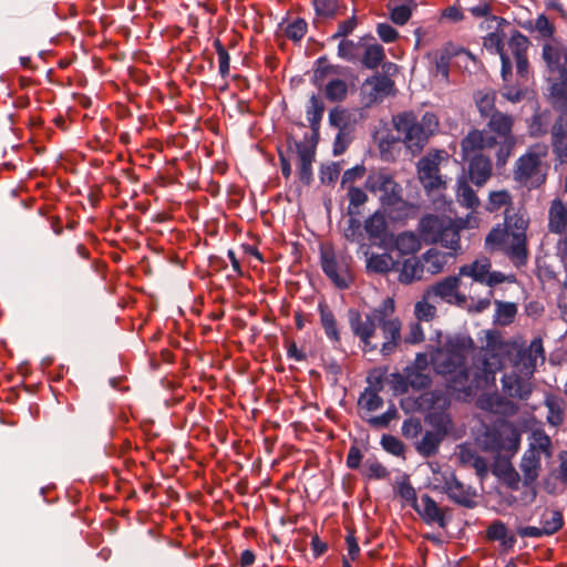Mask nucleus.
<instances>
[{"label": "nucleus", "instance_id": "f257e3e1", "mask_svg": "<svg viewBox=\"0 0 567 567\" xmlns=\"http://www.w3.org/2000/svg\"><path fill=\"white\" fill-rule=\"evenodd\" d=\"M474 350L471 338L456 337L431 354V363L437 374L447 382L451 395L460 401H470L480 389L494 384L495 374L504 367L509 344L498 336L488 334L486 346L475 357V371L466 367V360ZM430 360L426 353H417L410 365L416 370L429 371Z\"/></svg>", "mask_w": 567, "mask_h": 567}, {"label": "nucleus", "instance_id": "f03ea898", "mask_svg": "<svg viewBox=\"0 0 567 567\" xmlns=\"http://www.w3.org/2000/svg\"><path fill=\"white\" fill-rule=\"evenodd\" d=\"M480 220L473 215L451 218L444 215L426 214L417 224V231L425 244H441L449 251L437 248L427 249L421 257L424 269L431 275L442 272L451 259L462 249L460 233L464 229L477 228Z\"/></svg>", "mask_w": 567, "mask_h": 567}, {"label": "nucleus", "instance_id": "7ed1b4c3", "mask_svg": "<svg viewBox=\"0 0 567 567\" xmlns=\"http://www.w3.org/2000/svg\"><path fill=\"white\" fill-rule=\"evenodd\" d=\"M512 205L509 192H491L486 209L491 213L497 212L503 207L505 210L504 228L499 225L494 227L485 238V248L488 251L502 250L516 265H524L527 258V238L526 230L528 220L518 214L511 215L508 206Z\"/></svg>", "mask_w": 567, "mask_h": 567}, {"label": "nucleus", "instance_id": "20e7f679", "mask_svg": "<svg viewBox=\"0 0 567 567\" xmlns=\"http://www.w3.org/2000/svg\"><path fill=\"white\" fill-rule=\"evenodd\" d=\"M394 312V300L386 298L378 308L373 309L362 319L358 311L349 312V322L353 333L360 338L363 343V350L370 351L378 348L372 342L377 327L382 330L384 341L381 344L383 355H389L399 346L401 341V322L399 319L390 318Z\"/></svg>", "mask_w": 567, "mask_h": 567}, {"label": "nucleus", "instance_id": "39448f33", "mask_svg": "<svg viewBox=\"0 0 567 567\" xmlns=\"http://www.w3.org/2000/svg\"><path fill=\"white\" fill-rule=\"evenodd\" d=\"M515 118L503 112L494 113L484 130H472L462 141V152L470 156L473 153L497 147L496 165L504 166L512 155L517 140L513 133Z\"/></svg>", "mask_w": 567, "mask_h": 567}, {"label": "nucleus", "instance_id": "423d86ee", "mask_svg": "<svg viewBox=\"0 0 567 567\" xmlns=\"http://www.w3.org/2000/svg\"><path fill=\"white\" fill-rule=\"evenodd\" d=\"M529 40L519 31H514L505 48V33L503 30H495L483 38V47L491 53L498 54L502 62L501 75L505 82L512 78V59L516 64L518 84H524L529 79V62L527 51Z\"/></svg>", "mask_w": 567, "mask_h": 567}, {"label": "nucleus", "instance_id": "0eeeda50", "mask_svg": "<svg viewBox=\"0 0 567 567\" xmlns=\"http://www.w3.org/2000/svg\"><path fill=\"white\" fill-rule=\"evenodd\" d=\"M392 122L399 140L413 155L422 152L439 128L437 116L432 112L424 113L420 120L413 112H403L393 116Z\"/></svg>", "mask_w": 567, "mask_h": 567}, {"label": "nucleus", "instance_id": "6e6552de", "mask_svg": "<svg viewBox=\"0 0 567 567\" xmlns=\"http://www.w3.org/2000/svg\"><path fill=\"white\" fill-rule=\"evenodd\" d=\"M364 187L371 194H380L379 202L381 207L390 210H398L396 218H409L415 209V206L402 198V187L388 172H371L364 183Z\"/></svg>", "mask_w": 567, "mask_h": 567}, {"label": "nucleus", "instance_id": "1a4fd4ad", "mask_svg": "<svg viewBox=\"0 0 567 567\" xmlns=\"http://www.w3.org/2000/svg\"><path fill=\"white\" fill-rule=\"evenodd\" d=\"M324 110L326 107L322 100L313 94L306 110L307 121L312 131L311 140L296 143L299 159V178L305 184H309L312 179V163L315 161L316 145Z\"/></svg>", "mask_w": 567, "mask_h": 567}, {"label": "nucleus", "instance_id": "9d476101", "mask_svg": "<svg viewBox=\"0 0 567 567\" xmlns=\"http://www.w3.org/2000/svg\"><path fill=\"white\" fill-rule=\"evenodd\" d=\"M548 154L546 144L537 143L528 147L525 154L518 157L514 168V179L519 184L536 188L546 178L543 172V161Z\"/></svg>", "mask_w": 567, "mask_h": 567}, {"label": "nucleus", "instance_id": "9b49d317", "mask_svg": "<svg viewBox=\"0 0 567 567\" xmlns=\"http://www.w3.org/2000/svg\"><path fill=\"white\" fill-rule=\"evenodd\" d=\"M351 257L337 255L333 249L321 250V267L324 275L339 289H347L353 282Z\"/></svg>", "mask_w": 567, "mask_h": 567}, {"label": "nucleus", "instance_id": "f8f14e48", "mask_svg": "<svg viewBox=\"0 0 567 567\" xmlns=\"http://www.w3.org/2000/svg\"><path fill=\"white\" fill-rule=\"evenodd\" d=\"M461 54H466L470 59L474 60L468 50L453 42H446L441 49L429 52L427 59L431 62V74L443 82H447L451 60Z\"/></svg>", "mask_w": 567, "mask_h": 567}, {"label": "nucleus", "instance_id": "ddd939ff", "mask_svg": "<svg viewBox=\"0 0 567 567\" xmlns=\"http://www.w3.org/2000/svg\"><path fill=\"white\" fill-rule=\"evenodd\" d=\"M337 73V70L332 65L319 66L316 69L313 74L315 84L318 86H324V95L331 102H341L347 97L348 85L344 80L332 78L328 79L329 75Z\"/></svg>", "mask_w": 567, "mask_h": 567}, {"label": "nucleus", "instance_id": "4468645a", "mask_svg": "<svg viewBox=\"0 0 567 567\" xmlns=\"http://www.w3.org/2000/svg\"><path fill=\"white\" fill-rule=\"evenodd\" d=\"M538 361H545L543 340L535 338L527 348L519 349L513 362V369L526 375L533 377Z\"/></svg>", "mask_w": 567, "mask_h": 567}, {"label": "nucleus", "instance_id": "2eb2a0df", "mask_svg": "<svg viewBox=\"0 0 567 567\" xmlns=\"http://www.w3.org/2000/svg\"><path fill=\"white\" fill-rule=\"evenodd\" d=\"M441 159L442 153L436 152L422 157L417 163L419 179L427 192L444 187V182L439 173Z\"/></svg>", "mask_w": 567, "mask_h": 567}, {"label": "nucleus", "instance_id": "dca6fc26", "mask_svg": "<svg viewBox=\"0 0 567 567\" xmlns=\"http://www.w3.org/2000/svg\"><path fill=\"white\" fill-rule=\"evenodd\" d=\"M532 377L513 370L502 377V390L507 399L526 401L533 393Z\"/></svg>", "mask_w": 567, "mask_h": 567}, {"label": "nucleus", "instance_id": "f3484780", "mask_svg": "<svg viewBox=\"0 0 567 567\" xmlns=\"http://www.w3.org/2000/svg\"><path fill=\"white\" fill-rule=\"evenodd\" d=\"M363 229L368 239L379 247H384L393 237L389 230L385 212L383 209H377L371 214L364 220Z\"/></svg>", "mask_w": 567, "mask_h": 567}, {"label": "nucleus", "instance_id": "a211bd4d", "mask_svg": "<svg viewBox=\"0 0 567 567\" xmlns=\"http://www.w3.org/2000/svg\"><path fill=\"white\" fill-rule=\"evenodd\" d=\"M542 56L550 73L565 75L567 72V45L557 39L544 43Z\"/></svg>", "mask_w": 567, "mask_h": 567}, {"label": "nucleus", "instance_id": "6ab92c4d", "mask_svg": "<svg viewBox=\"0 0 567 567\" xmlns=\"http://www.w3.org/2000/svg\"><path fill=\"white\" fill-rule=\"evenodd\" d=\"M476 405L481 410L501 415H514L518 412V405L498 392L481 395Z\"/></svg>", "mask_w": 567, "mask_h": 567}, {"label": "nucleus", "instance_id": "aec40b11", "mask_svg": "<svg viewBox=\"0 0 567 567\" xmlns=\"http://www.w3.org/2000/svg\"><path fill=\"white\" fill-rule=\"evenodd\" d=\"M442 426L436 431H426L416 444V451L424 457H430L437 453L440 444L446 434L447 425L451 423L447 415L440 417Z\"/></svg>", "mask_w": 567, "mask_h": 567}, {"label": "nucleus", "instance_id": "412c9836", "mask_svg": "<svg viewBox=\"0 0 567 567\" xmlns=\"http://www.w3.org/2000/svg\"><path fill=\"white\" fill-rule=\"evenodd\" d=\"M413 508L426 524H437L442 528L446 527L444 509L427 494L422 495L416 502V507Z\"/></svg>", "mask_w": 567, "mask_h": 567}, {"label": "nucleus", "instance_id": "4be33fe9", "mask_svg": "<svg viewBox=\"0 0 567 567\" xmlns=\"http://www.w3.org/2000/svg\"><path fill=\"white\" fill-rule=\"evenodd\" d=\"M480 152L473 153L470 156L464 157L470 161L468 163V175L471 181L478 187L483 186L492 175V162L489 157L478 154Z\"/></svg>", "mask_w": 567, "mask_h": 567}, {"label": "nucleus", "instance_id": "5701e85b", "mask_svg": "<svg viewBox=\"0 0 567 567\" xmlns=\"http://www.w3.org/2000/svg\"><path fill=\"white\" fill-rule=\"evenodd\" d=\"M445 494L451 501L466 508H474L477 505L476 489L472 486L464 485L456 477H450V485L447 486Z\"/></svg>", "mask_w": 567, "mask_h": 567}, {"label": "nucleus", "instance_id": "b1692460", "mask_svg": "<svg viewBox=\"0 0 567 567\" xmlns=\"http://www.w3.org/2000/svg\"><path fill=\"white\" fill-rule=\"evenodd\" d=\"M460 278L457 276H450L432 286L426 292L425 297H439L447 302L464 301V297L458 293Z\"/></svg>", "mask_w": 567, "mask_h": 567}, {"label": "nucleus", "instance_id": "393cba45", "mask_svg": "<svg viewBox=\"0 0 567 567\" xmlns=\"http://www.w3.org/2000/svg\"><path fill=\"white\" fill-rule=\"evenodd\" d=\"M394 86V82L385 75H373L363 83V91L368 94L370 102H375L388 96Z\"/></svg>", "mask_w": 567, "mask_h": 567}, {"label": "nucleus", "instance_id": "a878e982", "mask_svg": "<svg viewBox=\"0 0 567 567\" xmlns=\"http://www.w3.org/2000/svg\"><path fill=\"white\" fill-rule=\"evenodd\" d=\"M457 457L463 465L473 467L480 477L484 478L487 475L486 460L480 456L470 444L458 446Z\"/></svg>", "mask_w": 567, "mask_h": 567}, {"label": "nucleus", "instance_id": "bb28decb", "mask_svg": "<svg viewBox=\"0 0 567 567\" xmlns=\"http://www.w3.org/2000/svg\"><path fill=\"white\" fill-rule=\"evenodd\" d=\"M491 268V260L487 257H481L471 264L462 266L460 268L458 275L470 277L474 281L485 285Z\"/></svg>", "mask_w": 567, "mask_h": 567}, {"label": "nucleus", "instance_id": "cd10ccee", "mask_svg": "<svg viewBox=\"0 0 567 567\" xmlns=\"http://www.w3.org/2000/svg\"><path fill=\"white\" fill-rule=\"evenodd\" d=\"M415 8L414 0H390V19L398 25H404L411 19Z\"/></svg>", "mask_w": 567, "mask_h": 567}, {"label": "nucleus", "instance_id": "c85d7f7f", "mask_svg": "<svg viewBox=\"0 0 567 567\" xmlns=\"http://www.w3.org/2000/svg\"><path fill=\"white\" fill-rule=\"evenodd\" d=\"M486 537L492 542H499L505 549H512L516 544L514 534H509L502 520H494L486 529Z\"/></svg>", "mask_w": 567, "mask_h": 567}, {"label": "nucleus", "instance_id": "c756f323", "mask_svg": "<svg viewBox=\"0 0 567 567\" xmlns=\"http://www.w3.org/2000/svg\"><path fill=\"white\" fill-rule=\"evenodd\" d=\"M523 482L526 484L536 483L542 468V457L535 456L533 451H526L520 461Z\"/></svg>", "mask_w": 567, "mask_h": 567}, {"label": "nucleus", "instance_id": "7c9ffc66", "mask_svg": "<svg viewBox=\"0 0 567 567\" xmlns=\"http://www.w3.org/2000/svg\"><path fill=\"white\" fill-rule=\"evenodd\" d=\"M318 310L321 326L328 339L332 342H340V332L332 310L324 301L319 302Z\"/></svg>", "mask_w": 567, "mask_h": 567}, {"label": "nucleus", "instance_id": "2f4dec72", "mask_svg": "<svg viewBox=\"0 0 567 567\" xmlns=\"http://www.w3.org/2000/svg\"><path fill=\"white\" fill-rule=\"evenodd\" d=\"M549 95L553 107L561 113H567V72L551 83Z\"/></svg>", "mask_w": 567, "mask_h": 567}, {"label": "nucleus", "instance_id": "473e14b6", "mask_svg": "<svg viewBox=\"0 0 567 567\" xmlns=\"http://www.w3.org/2000/svg\"><path fill=\"white\" fill-rule=\"evenodd\" d=\"M425 269L421 258L412 257L403 261L399 280L402 284H411L416 280H421Z\"/></svg>", "mask_w": 567, "mask_h": 567}, {"label": "nucleus", "instance_id": "72a5a7b5", "mask_svg": "<svg viewBox=\"0 0 567 567\" xmlns=\"http://www.w3.org/2000/svg\"><path fill=\"white\" fill-rule=\"evenodd\" d=\"M456 199L461 206L472 210L468 215L476 217L474 212L480 206V199L465 178L457 181Z\"/></svg>", "mask_w": 567, "mask_h": 567}, {"label": "nucleus", "instance_id": "f704fd0d", "mask_svg": "<svg viewBox=\"0 0 567 567\" xmlns=\"http://www.w3.org/2000/svg\"><path fill=\"white\" fill-rule=\"evenodd\" d=\"M545 406L547 408L546 420L551 426H559L564 423L565 403L557 395L549 394L545 398Z\"/></svg>", "mask_w": 567, "mask_h": 567}, {"label": "nucleus", "instance_id": "c9c22d12", "mask_svg": "<svg viewBox=\"0 0 567 567\" xmlns=\"http://www.w3.org/2000/svg\"><path fill=\"white\" fill-rule=\"evenodd\" d=\"M502 433L503 422L496 426L487 427L482 436L478 439L482 449L486 452L501 453L502 452Z\"/></svg>", "mask_w": 567, "mask_h": 567}, {"label": "nucleus", "instance_id": "e433bc0d", "mask_svg": "<svg viewBox=\"0 0 567 567\" xmlns=\"http://www.w3.org/2000/svg\"><path fill=\"white\" fill-rule=\"evenodd\" d=\"M476 107L482 117H491L498 111L495 107L496 92L494 90L478 91L474 95Z\"/></svg>", "mask_w": 567, "mask_h": 567}, {"label": "nucleus", "instance_id": "4c0bfd02", "mask_svg": "<svg viewBox=\"0 0 567 567\" xmlns=\"http://www.w3.org/2000/svg\"><path fill=\"white\" fill-rule=\"evenodd\" d=\"M527 451H533L535 456L540 457L543 454L550 457L553 454L550 437L543 430L533 431Z\"/></svg>", "mask_w": 567, "mask_h": 567}, {"label": "nucleus", "instance_id": "58836bf2", "mask_svg": "<svg viewBox=\"0 0 567 567\" xmlns=\"http://www.w3.org/2000/svg\"><path fill=\"white\" fill-rule=\"evenodd\" d=\"M421 236L413 231H403L395 238V246L403 255H410L421 249Z\"/></svg>", "mask_w": 567, "mask_h": 567}, {"label": "nucleus", "instance_id": "ea45409f", "mask_svg": "<svg viewBox=\"0 0 567 567\" xmlns=\"http://www.w3.org/2000/svg\"><path fill=\"white\" fill-rule=\"evenodd\" d=\"M394 265V260L390 254H371L367 258V270L373 274H386Z\"/></svg>", "mask_w": 567, "mask_h": 567}, {"label": "nucleus", "instance_id": "a19ab883", "mask_svg": "<svg viewBox=\"0 0 567 567\" xmlns=\"http://www.w3.org/2000/svg\"><path fill=\"white\" fill-rule=\"evenodd\" d=\"M347 197L349 205L347 213L349 216H359L361 214V207L368 202L367 193L357 186L350 185L348 187Z\"/></svg>", "mask_w": 567, "mask_h": 567}, {"label": "nucleus", "instance_id": "79ce46f5", "mask_svg": "<svg viewBox=\"0 0 567 567\" xmlns=\"http://www.w3.org/2000/svg\"><path fill=\"white\" fill-rule=\"evenodd\" d=\"M502 436V452L516 453L520 444V434L516 427L508 422H503Z\"/></svg>", "mask_w": 567, "mask_h": 567}, {"label": "nucleus", "instance_id": "37998d69", "mask_svg": "<svg viewBox=\"0 0 567 567\" xmlns=\"http://www.w3.org/2000/svg\"><path fill=\"white\" fill-rule=\"evenodd\" d=\"M385 58L384 49L379 43L368 44L364 49L362 63L368 69H377Z\"/></svg>", "mask_w": 567, "mask_h": 567}, {"label": "nucleus", "instance_id": "c03bdc74", "mask_svg": "<svg viewBox=\"0 0 567 567\" xmlns=\"http://www.w3.org/2000/svg\"><path fill=\"white\" fill-rule=\"evenodd\" d=\"M363 226L358 216H349L347 226L343 228V236L350 243L364 246Z\"/></svg>", "mask_w": 567, "mask_h": 567}, {"label": "nucleus", "instance_id": "a18cd8bd", "mask_svg": "<svg viewBox=\"0 0 567 567\" xmlns=\"http://www.w3.org/2000/svg\"><path fill=\"white\" fill-rule=\"evenodd\" d=\"M432 468V478L431 483L434 489H439L442 492H446L447 486L450 485V476L451 478H455V474L450 468L442 470L439 464H431Z\"/></svg>", "mask_w": 567, "mask_h": 567}, {"label": "nucleus", "instance_id": "49530a36", "mask_svg": "<svg viewBox=\"0 0 567 567\" xmlns=\"http://www.w3.org/2000/svg\"><path fill=\"white\" fill-rule=\"evenodd\" d=\"M517 313V307L513 302L496 301L495 322L499 326L511 324Z\"/></svg>", "mask_w": 567, "mask_h": 567}, {"label": "nucleus", "instance_id": "de8ad7c7", "mask_svg": "<svg viewBox=\"0 0 567 567\" xmlns=\"http://www.w3.org/2000/svg\"><path fill=\"white\" fill-rule=\"evenodd\" d=\"M564 525L563 514L558 511H549L542 517V528L546 536L554 535Z\"/></svg>", "mask_w": 567, "mask_h": 567}, {"label": "nucleus", "instance_id": "09e8293b", "mask_svg": "<svg viewBox=\"0 0 567 567\" xmlns=\"http://www.w3.org/2000/svg\"><path fill=\"white\" fill-rule=\"evenodd\" d=\"M405 374H408L411 388L414 390H423L431 385L432 380L429 371L406 367Z\"/></svg>", "mask_w": 567, "mask_h": 567}, {"label": "nucleus", "instance_id": "8fccbe9b", "mask_svg": "<svg viewBox=\"0 0 567 567\" xmlns=\"http://www.w3.org/2000/svg\"><path fill=\"white\" fill-rule=\"evenodd\" d=\"M380 391L365 389L359 396L358 404L361 409L369 412L377 411L383 404L382 398L379 395Z\"/></svg>", "mask_w": 567, "mask_h": 567}, {"label": "nucleus", "instance_id": "3c124183", "mask_svg": "<svg viewBox=\"0 0 567 567\" xmlns=\"http://www.w3.org/2000/svg\"><path fill=\"white\" fill-rule=\"evenodd\" d=\"M308 31V24L305 19L296 18L291 22H289L285 29V35L293 41H300Z\"/></svg>", "mask_w": 567, "mask_h": 567}, {"label": "nucleus", "instance_id": "603ef678", "mask_svg": "<svg viewBox=\"0 0 567 567\" xmlns=\"http://www.w3.org/2000/svg\"><path fill=\"white\" fill-rule=\"evenodd\" d=\"M430 298L424 295L423 299L415 303L414 313L417 320L430 321L435 317L436 308L429 302Z\"/></svg>", "mask_w": 567, "mask_h": 567}, {"label": "nucleus", "instance_id": "864d4df0", "mask_svg": "<svg viewBox=\"0 0 567 567\" xmlns=\"http://www.w3.org/2000/svg\"><path fill=\"white\" fill-rule=\"evenodd\" d=\"M214 47L218 55L219 73L223 78H227L230 70V56L219 40H215Z\"/></svg>", "mask_w": 567, "mask_h": 567}, {"label": "nucleus", "instance_id": "5fc2aeb1", "mask_svg": "<svg viewBox=\"0 0 567 567\" xmlns=\"http://www.w3.org/2000/svg\"><path fill=\"white\" fill-rule=\"evenodd\" d=\"M535 30L539 33L542 38L551 40L555 39L554 34L556 28L553 22L545 14H539L535 20Z\"/></svg>", "mask_w": 567, "mask_h": 567}, {"label": "nucleus", "instance_id": "6e6d98bb", "mask_svg": "<svg viewBox=\"0 0 567 567\" xmlns=\"http://www.w3.org/2000/svg\"><path fill=\"white\" fill-rule=\"evenodd\" d=\"M381 445L386 452H389L395 456L403 455L404 451H405L404 444L402 443V441L393 435H390V434H384L382 436Z\"/></svg>", "mask_w": 567, "mask_h": 567}, {"label": "nucleus", "instance_id": "4d7b16f0", "mask_svg": "<svg viewBox=\"0 0 567 567\" xmlns=\"http://www.w3.org/2000/svg\"><path fill=\"white\" fill-rule=\"evenodd\" d=\"M398 495L405 502L406 505L416 507L419 501L414 487L409 482H401L396 486Z\"/></svg>", "mask_w": 567, "mask_h": 567}, {"label": "nucleus", "instance_id": "13d9d810", "mask_svg": "<svg viewBox=\"0 0 567 567\" xmlns=\"http://www.w3.org/2000/svg\"><path fill=\"white\" fill-rule=\"evenodd\" d=\"M389 383L396 394H404L411 388L408 374H401L399 372L392 373L389 379Z\"/></svg>", "mask_w": 567, "mask_h": 567}, {"label": "nucleus", "instance_id": "bf43d9fd", "mask_svg": "<svg viewBox=\"0 0 567 567\" xmlns=\"http://www.w3.org/2000/svg\"><path fill=\"white\" fill-rule=\"evenodd\" d=\"M359 53V44L351 40H342L338 45V54L347 61H353Z\"/></svg>", "mask_w": 567, "mask_h": 567}, {"label": "nucleus", "instance_id": "052dcab7", "mask_svg": "<svg viewBox=\"0 0 567 567\" xmlns=\"http://www.w3.org/2000/svg\"><path fill=\"white\" fill-rule=\"evenodd\" d=\"M313 7L318 16L333 17L338 10V0H315Z\"/></svg>", "mask_w": 567, "mask_h": 567}, {"label": "nucleus", "instance_id": "680f3d73", "mask_svg": "<svg viewBox=\"0 0 567 567\" xmlns=\"http://www.w3.org/2000/svg\"><path fill=\"white\" fill-rule=\"evenodd\" d=\"M386 373H388L386 368H375V369L371 370L367 378V381L369 383L368 389L381 391L383 388V382L386 377Z\"/></svg>", "mask_w": 567, "mask_h": 567}, {"label": "nucleus", "instance_id": "e2e57ef3", "mask_svg": "<svg viewBox=\"0 0 567 567\" xmlns=\"http://www.w3.org/2000/svg\"><path fill=\"white\" fill-rule=\"evenodd\" d=\"M349 114L344 109L334 107L329 112V122L332 126L344 130L348 125Z\"/></svg>", "mask_w": 567, "mask_h": 567}, {"label": "nucleus", "instance_id": "0e129e2a", "mask_svg": "<svg viewBox=\"0 0 567 567\" xmlns=\"http://www.w3.org/2000/svg\"><path fill=\"white\" fill-rule=\"evenodd\" d=\"M398 417V411L394 405L390 406L384 413L378 416H373L369 420V423L375 427H386L391 421Z\"/></svg>", "mask_w": 567, "mask_h": 567}, {"label": "nucleus", "instance_id": "69168bd1", "mask_svg": "<svg viewBox=\"0 0 567 567\" xmlns=\"http://www.w3.org/2000/svg\"><path fill=\"white\" fill-rule=\"evenodd\" d=\"M567 142V122L559 117L551 127V143Z\"/></svg>", "mask_w": 567, "mask_h": 567}, {"label": "nucleus", "instance_id": "338daca9", "mask_svg": "<svg viewBox=\"0 0 567 567\" xmlns=\"http://www.w3.org/2000/svg\"><path fill=\"white\" fill-rule=\"evenodd\" d=\"M379 38L385 43H392L399 38V32L389 23H379L377 25Z\"/></svg>", "mask_w": 567, "mask_h": 567}, {"label": "nucleus", "instance_id": "774afa93", "mask_svg": "<svg viewBox=\"0 0 567 567\" xmlns=\"http://www.w3.org/2000/svg\"><path fill=\"white\" fill-rule=\"evenodd\" d=\"M365 475L369 478L381 480L386 477V468L378 461H368L365 464Z\"/></svg>", "mask_w": 567, "mask_h": 567}]
</instances>
